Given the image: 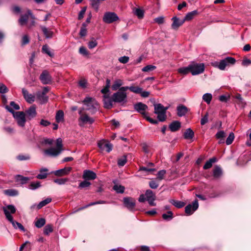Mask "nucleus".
<instances>
[{"label":"nucleus","mask_w":251,"mask_h":251,"mask_svg":"<svg viewBox=\"0 0 251 251\" xmlns=\"http://www.w3.org/2000/svg\"><path fill=\"white\" fill-rule=\"evenodd\" d=\"M82 102L86 107L85 110L90 111L92 114L96 113L99 109L98 102L93 98L87 97L84 99Z\"/></svg>","instance_id":"1"},{"label":"nucleus","mask_w":251,"mask_h":251,"mask_svg":"<svg viewBox=\"0 0 251 251\" xmlns=\"http://www.w3.org/2000/svg\"><path fill=\"white\" fill-rule=\"evenodd\" d=\"M62 141L60 138L56 140V147L50 148L44 151V153L50 156H56L59 155L62 151Z\"/></svg>","instance_id":"2"},{"label":"nucleus","mask_w":251,"mask_h":251,"mask_svg":"<svg viewBox=\"0 0 251 251\" xmlns=\"http://www.w3.org/2000/svg\"><path fill=\"white\" fill-rule=\"evenodd\" d=\"M122 88L123 87H121L118 91L114 93L112 96L114 102L124 104L127 101L126 90L122 89Z\"/></svg>","instance_id":"3"},{"label":"nucleus","mask_w":251,"mask_h":251,"mask_svg":"<svg viewBox=\"0 0 251 251\" xmlns=\"http://www.w3.org/2000/svg\"><path fill=\"white\" fill-rule=\"evenodd\" d=\"M5 108L10 112L13 114V117L16 120L19 126H24L25 123V114L24 112H14L10 106L6 105Z\"/></svg>","instance_id":"4"},{"label":"nucleus","mask_w":251,"mask_h":251,"mask_svg":"<svg viewBox=\"0 0 251 251\" xmlns=\"http://www.w3.org/2000/svg\"><path fill=\"white\" fill-rule=\"evenodd\" d=\"M154 113L157 115V118L160 122L165 121L166 119V112L168 107H164L161 103L154 104Z\"/></svg>","instance_id":"5"},{"label":"nucleus","mask_w":251,"mask_h":251,"mask_svg":"<svg viewBox=\"0 0 251 251\" xmlns=\"http://www.w3.org/2000/svg\"><path fill=\"white\" fill-rule=\"evenodd\" d=\"M236 60L232 57H227L219 62L214 63V66L221 70H224L226 66L235 64Z\"/></svg>","instance_id":"6"},{"label":"nucleus","mask_w":251,"mask_h":251,"mask_svg":"<svg viewBox=\"0 0 251 251\" xmlns=\"http://www.w3.org/2000/svg\"><path fill=\"white\" fill-rule=\"evenodd\" d=\"M84 108L80 109L78 114L80 117L78 118L79 125L81 126H83L85 124H92L94 122V119L89 117L87 114L83 113L82 111Z\"/></svg>","instance_id":"7"},{"label":"nucleus","mask_w":251,"mask_h":251,"mask_svg":"<svg viewBox=\"0 0 251 251\" xmlns=\"http://www.w3.org/2000/svg\"><path fill=\"white\" fill-rule=\"evenodd\" d=\"M191 73L195 75L203 73L204 70V66L203 63L198 64L193 63L190 64Z\"/></svg>","instance_id":"8"},{"label":"nucleus","mask_w":251,"mask_h":251,"mask_svg":"<svg viewBox=\"0 0 251 251\" xmlns=\"http://www.w3.org/2000/svg\"><path fill=\"white\" fill-rule=\"evenodd\" d=\"M119 20L117 15L114 12H106L103 17V21L107 24H111Z\"/></svg>","instance_id":"9"},{"label":"nucleus","mask_w":251,"mask_h":251,"mask_svg":"<svg viewBox=\"0 0 251 251\" xmlns=\"http://www.w3.org/2000/svg\"><path fill=\"white\" fill-rule=\"evenodd\" d=\"M134 108L136 111L142 114L144 117L146 116L147 113L146 112V111L148 108L146 104L139 102L134 105Z\"/></svg>","instance_id":"10"},{"label":"nucleus","mask_w":251,"mask_h":251,"mask_svg":"<svg viewBox=\"0 0 251 251\" xmlns=\"http://www.w3.org/2000/svg\"><path fill=\"white\" fill-rule=\"evenodd\" d=\"M98 147L101 151L105 150L109 152L112 149V145L106 140H101L98 143Z\"/></svg>","instance_id":"11"},{"label":"nucleus","mask_w":251,"mask_h":251,"mask_svg":"<svg viewBox=\"0 0 251 251\" xmlns=\"http://www.w3.org/2000/svg\"><path fill=\"white\" fill-rule=\"evenodd\" d=\"M199 207V203L198 200L194 201L192 204H189L187 205L185 208V213L187 215H191L195 211H196Z\"/></svg>","instance_id":"12"},{"label":"nucleus","mask_w":251,"mask_h":251,"mask_svg":"<svg viewBox=\"0 0 251 251\" xmlns=\"http://www.w3.org/2000/svg\"><path fill=\"white\" fill-rule=\"evenodd\" d=\"M125 206L129 210H132L135 206V200L131 197H126L123 200Z\"/></svg>","instance_id":"13"},{"label":"nucleus","mask_w":251,"mask_h":251,"mask_svg":"<svg viewBox=\"0 0 251 251\" xmlns=\"http://www.w3.org/2000/svg\"><path fill=\"white\" fill-rule=\"evenodd\" d=\"M49 91L48 87H44L42 92H38L36 94L37 98L43 102H46L48 101V98L46 96L47 93Z\"/></svg>","instance_id":"14"},{"label":"nucleus","mask_w":251,"mask_h":251,"mask_svg":"<svg viewBox=\"0 0 251 251\" xmlns=\"http://www.w3.org/2000/svg\"><path fill=\"white\" fill-rule=\"evenodd\" d=\"M3 210L6 218L8 221V216H9L11 217H13L11 214L15 213L16 212V209L14 205L9 204L6 207H3Z\"/></svg>","instance_id":"15"},{"label":"nucleus","mask_w":251,"mask_h":251,"mask_svg":"<svg viewBox=\"0 0 251 251\" xmlns=\"http://www.w3.org/2000/svg\"><path fill=\"white\" fill-rule=\"evenodd\" d=\"M42 83L44 84H49L51 81V77L47 71H44L40 76Z\"/></svg>","instance_id":"16"},{"label":"nucleus","mask_w":251,"mask_h":251,"mask_svg":"<svg viewBox=\"0 0 251 251\" xmlns=\"http://www.w3.org/2000/svg\"><path fill=\"white\" fill-rule=\"evenodd\" d=\"M72 170V167H65L63 169L55 171L54 172V174L57 176H62L68 175Z\"/></svg>","instance_id":"17"},{"label":"nucleus","mask_w":251,"mask_h":251,"mask_svg":"<svg viewBox=\"0 0 251 251\" xmlns=\"http://www.w3.org/2000/svg\"><path fill=\"white\" fill-rule=\"evenodd\" d=\"M82 177L86 180H94L97 177V176L96 173L90 170H85L83 172Z\"/></svg>","instance_id":"18"},{"label":"nucleus","mask_w":251,"mask_h":251,"mask_svg":"<svg viewBox=\"0 0 251 251\" xmlns=\"http://www.w3.org/2000/svg\"><path fill=\"white\" fill-rule=\"evenodd\" d=\"M22 93L24 98L28 103H32L35 100V97L31 94H29L27 90L25 88L22 89Z\"/></svg>","instance_id":"19"},{"label":"nucleus","mask_w":251,"mask_h":251,"mask_svg":"<svg viewBox=\"0 0 251 251\" xmlns=\"http://www.w3.org/2000/svg\"><path fill=\"white\" fill-rule=\"evenodd\" d=\"M103 103L104 107L107 109H110L112 108L113 102L112 100V97L110 99L109 97V95H103Z\"/></svg>","instance_id":"20"},{"label":"nucleus","mask_w":251,"mask_h":251,"mask_svg":"<svg viewBox=\"0 0 251 251\" xmlns=\"http://www.w3.org/2000/svg\"><path fill=\"white\" fill-rule=\"evenodd\" d=\"M8 221L12 224L13 226L17 229L19 228L20 230L25 232V229L24 226L20 223L17 222L13 220V217H11L10 216H8Z\"/></svg>","instance_id":"21"},{"label":"nucleus","mask_w":251,"mask_h":251,"mask_svg":"<svg viewBox=\"0 0 251 251\" xmlns=\"http://www.w3.org/2000/svg\"><path fill=\"white\" fill-rule=\"evenodd\" d=\"M173 21L172 24V27L173 29H177L178 27L181 26L184 22V20H180L176 17H174L172 19Z\"/></svg>","instance_id":"22"},{"label":"nucleus","mask_w":251,"mask_h":251,"mask_svg":"<svg viewBox=\"0 0 251 251\" xmlns=\"http://www.w3.org/2000/svg\"><path fill=\"white\" fill-rule=\"evenodd\" d=\"M122 89H125V90H129L131 92H133L135 94H140L142 92V91L143 90V89L141 87H139L138 86H125L123 87Z\"/></svg>","instance_id":"23"},{"label":"nucleus","mask_w":251,"mask_h":251,"mask_svg":"<svg viewBox=\"0 0 251 251\" xmlns=\"http://www.w3.org/2000/svg\"><path fill=\"white\" fill-rule=\"evenodd\" d=\"M181 126V124L177 121L173 122L169 125V128L172 132H175L178 130Z\"/></svg>","instance_id":"24"},{"label":"nucleus","mask_w":251,"mask_h":251,"mask_svg":"<svg viewBox=\"0 0 251 251\" xmlns=\"http://www.w3.org/2000/svg\"><path fill=\"white\" fill-rule=\"evenodd\" d=\"M26 113L29 119L33 118L36 115L35 107L33 106H31L28 110L26 111Z\"/></svg>","instance_id":"25"},{"label":"nucleus","mask_w":251,"mask_h":251,"mask_svg":"<svg viewBox=\"0 0 251 251\" xmlns=\"http://www.w3.org/2000/svg\"><path fill=\"white\" fill-rule=\"evenodd\" d=\"M41 28L47 38H51L53 36V32L44 26H41Z\"/></svg>","instance_id":"26"},{"label":"nucleus","mask_w":251,"mask_h":251,"mask_svg":"<svg viewBox=\"0 0 251 251\" xmlns=\"http://www.w3.org/2000/svg\"><path fill=\"white\" fill-rule=\"evenodd\" d=\"M124 84L123 80L120 79H116L113 84L112 85V89L114 91H116L118 90L119 88L120 89L121 86L123 85Z\"/></svg>","instance_id":"27"},{"label":"nucleus","mask_w":251,"mask_h":251,"mask_svg":"<svg viewBox=\"0 0 251 251\" xmlns=\"http://www.w3.org/2000/svg\"><path fill=\"white\" fill-rule=\"evenodd\" d=\"M177 115L179 117L184 116L187 112V108L186 106L181 105L177 107Z\"/></svg>","instance_id":"28"},{"label":"nucleus","mask_w":251,"mask_h":251,"mask_svg":"<svg viewBox=\"0 0 251 251\" xmlns=\"http://www.w3.org/2000/svg\"><path fill=\"white\" fill-rule=\"evenodd\" d=\"M177 72L178 73L182 75H186L188 74L189 73H191L190 65H189L187 67H184L179 68L177 70Z\"/></svg>","instance_id":"29"},{"label":"nucleus","mask_w":251,"mask_h":251,"mask_svg":"<svg viewBox=\"0 0 251 251\" xmlns=\"http://www.w3.org/2000/svg\"><path fill=\"white\" fill-rule=\"evenodd\" d=\"M217 139H220L219 143L220 144L224 143L225 142L224 138L226 137V133L224 131L221 130L218 131L216 135Z\"/></svg>","instance_id":"30"},{"label":"nucleus","mask_w":251,"mask_h":251,"mask_svg":"<svg viewBox=\"0 0 251 251\" xmlns=\"http://www.w3.org/2000/svg\"><path fill=\"white\" fill-rule=\"evenodd\" d=\"M213 173L214 177L218 178L222 175V169L220 167L216 166L213 170Z\"/></svg>","instance_id":"31"},{"label":"nucleus","mask_w":251,"mask_h":251,"mask_svg":"<svg viewBox=\"0 0 251 251\" xmlns=\"http://www.w3.org/2000/svg\"><path fill=\"white\" fill-rule=\"evenodd\" d=\"M48 171V170L47 168H42L40 170V173L38 174L36 177L38 179H45L47 177L48 174L46 173Z\"/></svg>","instance_id":"32"},{"label":"nucleus","mask_w":251,"mask_h":251,"mask_svg":"<svg viewBox=\"0 0 251 251\" xmlns=\"http://www.w3.org/2000/svg\"><path fill=\"white\" fill-rule=\"evenodd\" d=\"M170 202L173 205L178 208H182L185 205V202L181 201H176L175 200H170Z\"/></svg>","instance_id":"33"},{"label":"nucleus","mask_w":251,"mask_h":251,"mask_svg":"<svg viewBox=\"0 0 251 251\" xmlns=\"http://www.w3.org/2000/svg\"><path fill=\"white\" fill-rule=\"evenodd\" d=\"M55 120L59 123L64 120V112L62 110H58L55 115Z\"/></svg>","instance_id":"34"},{"label":"nucleus","mask_w":251,"mask_h":251,"mask_svg":"<svg viewBox=\"0 0 251 251\" xmlns=\"http://www.w3.org/2000/svg\"><path fill=\"white\" fill-rule=\"evenodd\" d=\"M216 161V158L213 157L210 158L209 160L206 162L203 166V168L205 170L208 169L212 166V164Z\"/></svg>","instance_id":"35"},{"label":"nucleus","mask_w":251,"mask_h":251,"mask_svg":"<svg viewBox=\"0 0 251 251\" xmlns=\"http://www.w3.org/2000/svg\"><path fill=\"white\" fill-rule=\"evenodd\" d=\"M198 14V11L197 10H194L192 12L188 13L185 16L184 19H183L184 20V22L185 21H190L192 20L195 15H196Z\"/></svg>","instance_id":"36"},{"label":"nucleus","mask_w":251,"mask_h":251,"mask_svg":"<svg viewBox=\"0 0 251 251\" xmlns=\"http://www.w3.org/2000/svg\"><path fill=\"white\" fill-rule=\"evenodd\" d=\"M133 13L139 19L143 18L144 15V10L140 8H134L133 9Z\"/></svg>","instance_id":"37"},{"label":"nucleus","mask_w":251,"mask_h":251,"mask_svg":"<svg viewBox=\"0 0 251 251\" xmlns=\"http://www.w3.org/2000/svg\"><path fill=\"white\" fill-rule=\"evenodd\" d=\"M194 136V132L190 128L187 129L184 134V138L187 139H192Z\"/></svg>","instance_id":"38"},{"label":"nucleus","mask_w":251,"mask_h":251,"mask_svg":"<svg viewBox=\"0 0 251 251\" xmlns=\"http://www.w3.org/2000/svg\"><path fill=\"white\" fill-rule=\"evenodd\" d=\"M28 19V15L25 14L21 16L19 20V23L21 25H25Z\"/></svg>","instance_id":"39"},{"label":"nucleus","mask_w":251,"mask_h":251,"mask_svg":"<svg viewBox=\"0 0 251 251\" xmlns=\"http://www.w3.org/2000/svg\"><path fill=\"white\" fill-rule=\"evenodd\" d=\"M234 98L238 100V102H237L238 104L242 107H244L246 105V102L242 98L241 95L240 94H236Z\"/></svg>","instance_id":"40"},{"label":"nucleus","mask_w":251,"mask_h":251,"mask_svg":"<svg viewBox=\"0 0 251 251\" xmlns=\"http://www.w3.org/2000/svg\"><path fill=\"white\" fill-rule=\"evenodd\" d=\"M46 224V220L44 218H40L38 219L35 222V226L37 228H41L43 226Z\"/></svg>","instance_id":"41"},{"label":"nucleus","mask_w":251,"mask_h":251,"mask_svg":"<svg viewBox=\"0 0 251 251\" xmlns=\"http://www.w3.org/2000/svg\"><path fill=\"white\" fill-rule=\"evenodd\" d=\"M162 218L164 220L168 221H170L173 218V213L172 211H169L167 213H164L162 215Z\"/></svg>","instance_id":"42"},{"label":"nucleus","mask_w":251,"mask_h":251,"mask_svg":"<svg viewBox=\"0 0 251 251\" xmlns=\"http://www.w3.org/2000/svg\"><path fill=\"white\" fill-rule=\"evenodd\" d=\"M106 203H107V202L104 201H97L96 202H91L89 204L85 205V206L79 208L78 209V210H82V209H83L85 208H87L89 206L94 205L98 204H105Z\"/></svg>","instance_id":"43"},{"label":"nucleus","mask_w":251,"mask_h":251,"mask_svg":"<svg viewBox=\"0 0 251 251\" xmlns=\"http://www.w3.org/2000/svg\"><path fill=\"white\" fill-rule=\"evenodd\" d=\"M4 193L9 196H15L18 195V192L14 189H7L4 191Z\"/></svg>","instance_id":"44"},{"label":"nucleus","mask_w":251,"mask_h":251,"mask_svg":"<svg viewBox=\"0 0 251 251\" xmlns=\"http://www.w3.org/2000/svg\"><path fill=\"white\" fill-rule=\"evenodd\" d=\"M51 201V199L48 198L44 201H41L37 205V208L38 209H41L43 206H45L47 204L49 203Z\"/></svg>","instance_id":"45"},{"label":"nucleus","mask_w":251,"mask_h":251,"mask_svg":"<svg viewBox=\"0 0 251 251\" xmlns=\"http://www.w3.org/2000/svg\"><path fill=\"white\" fill-rule=\"evenodd\" d=\"M212 99V96L210 93H206L202 96V100L207 104H209Z\"/></svg>","instance_id":"46"},{"label":"nucleus","mask_w":251,"mask_h":251,"mask_svg":"<svg viewBox=\"0 0 251 251\" xmlns=\"http://www.w3.org/2000/svg\"><path fill=\"white\" fill-rule=\"evenodd\" d=\"M41 187L40 182L39 181L32 182L28 186V188L31 190H35Z\"/></svg>","instance_id":"47"},{"label":"nucleus","mask_w":251,"mask_h":251,"mask_svg":"<svg viewBox=\"0 0 251 251\" xmlns=\"http://www.w3.org/2000/svg\"><path fill=\"white\" fill-rule=\"evenodd\" d=\"M147 201L148 200L155 198V196L151 190H147L145 193Z\"/></svg>","instance_id":"48"},{"label":"nucleus","mask_w":251,"mask_h":251,"mask_svg":"<svg viewBox=\"0 0 251 251\" xmlns=\"http://www.w3.org/2000/svg\"><path fill=\"white\" fill-rule=\"evenodd\" d=\"M156 68L155 66L149 65L143 68L142 71L144 72H149L153 71Z\"/></svg>","instance_id":"49"},{"label":"nucleus","mask_w":251,"mask_h":251,"mask_svg":"<svg viewBox=\"0 0 251 251\" xmlns=\"http://www.w3.org/2000/svg\"><path fill=\"white\" fill-rule=\"evenodd\" d=\"M113 189L118 193H123L125 190V187L121 185H115L113 186Z\"/></svg>","instance_id":"50"},{"label":"nucleus","mask_w":251,"mask_h":251,"mask_svg":"<svg viewBox=\"0 0 251 251\" xmlns=\"http://www.w3.org/2000/svg\"><path fill=\"white\" fill-rule=\"evenodd\" d=\"M100 0H91V5L96 11H98Z\"/></svg>","instance_id":"51"},{"label":"nucleus","mask_w":251,"mask_h":251,"mask_svg":"<svg viewBox=\"0 0 251 251\" xmlns=\"http://www.w3.org/2000/svg\"><path fill=\"white\" fill-rule=\"evenodd\" d=\"M42 50L43 52L47 54L50 56L52 57L53 56V53L51 52V51L50 50L49 47L47 45H43Z\"/></svg>","instance_id":"52"},{"label":"nucleus","mask_w":251,"mask_h":251,"mask_svg":"<svg viewBox=\"0 0 251 251\" xmlns=\"http://www.w3.org/2000/svg\"><path fill=\"white\" fill-rule=\"evenodd\" d=\"M98 45V42L94 38H92V40L88 43V48L90 49H92L95 48Z\"/></svg>","instance_id":"53"},{"label":"nucleus","mask_w":251,"mask_h":251,"mask_svg":"<svg viewBox=\"0 0 251 251\" xmlns=\"http://www.w3.org/2000/svg\"><path fill=\"white\" fill-rule=\"evenodd\" d=\"M127 162L126 157V156H123L121 158L118 159V165L119 166H123Z\"/></svg>","instance_id":"54"},{"label":"nucleus","mask_w":251,"mask_h":251,"mask_svg":"<svg viewBox=\"0 0 251 251\" xmlns=\"http://www.w3.org/2000/svg\"><path fill=\"white\" fill-rule=\"evenodd\" d=\"M234 139V134L233 132H231L226 140V144L227 145H230L233 141Z\"/></svg>","instance_id":"55"},{"label":"nucleus","mask_w":251,"mask_h":251,"mask_svg":"<svg viewBox=\"0 0 251 251\" xmlns=\"http://www.w3.org/2000/svg\"><path fill=\"white\" fill-rule=\"evenodd\" d=\"M52 227L50 225L46 226L44 229V233L46 235H48L50 233L52 232Z\"/></svg>","instance_id":"56"},{"label":"nucleus","mask_w":251,"mask_h":251,"mask_svg":"<svg viewBox=\"0 0 251 251\" xmlns=\"http://www.w3.org/2000/svg\"><path fill=\"white\" fill-rule=\"evenodd\" d=\"M16 178L18 180L20 181L23 184L25 183L29 180L28 177H25L21 175H17Z\"/></svg>","instance_id":"57"},{"label":"nucleus","mask_w":251,"mask_h":251,"mask_svg":"<svg viewBox=\"0 0 251 251\" xmlns=\"http://www.w3.org/2000/svg\"><path fill=\"white\" fill-rule=\"evenodd\" d=\"M68 181V179L65 178H58L54 180V182L59 185H62L65 184L66 182Z\"/></svg>","instance_id":"58"},{"label":"nucleus","mask_w":251,"mask_h":251,"mask_svg":"<svg viewBox=\"0 0 251 251\" xmlns=\"http://www.w3.org/2000/svg\"><path fill=\"white\" fill-rule=\"evenodd\" d=\"M149 186L151 189H156L158 186L159 184L156 180H151L149 182Z\"/></svg>","instance_id":"59"},{"label":"nucleus","mask_w":251,"mask_h":251,"mask_svg":"<svg viewBox=\"0 0 251 251\" xmlns=\"http://www.w3.org/2000/svg\"><path fill=\"white\" fill-rule=\"evenodd\" d=\"M8 91L7 87L3 83H0V93L4 94Z\"/></svg>","instance_id":"60"},{"label":"nucleus","mask_w":251,"mask_h":251,"mask_svg":"<svg viewBox=\"0 0 251 251\" xmlns=\"http://www.w3.org/2000/svg\"><path fill=\"white\" fill-rule=\"evenodd\" d=\"M29 42V38L28 36L26 35H25L23 36L22 39V45L24 46L28 44Z\"/></svg>","instance_id":"61"},{"label":"nucleus","mask_w":251,"mask_h":251,"mask_svg":"<svg viewBox=\"0 0 251 251\" xmlns=\"http://www.w3.org/2000/svg\"><path fill=\"white\" fill-rule=\"evenodd\" d=\"M166 172L164 170L159 171L157 173V178L159 180H162L164 178V175L166 174Z\"/></svg>","instance_id":"62"},{"label":"nucleus","mask_w":251,"mask_h":251,"mask_svg":"<svg viewBox=\"0 0 251 251\" xmlns=\"http://www.w3.org/2000/svg\"><path fill=\"white\" fill-rule=\"evenodd\" d=\"M91 183L90 182L85 180L80 183L79 187L81 188L87 187H89Z\"/></svg>","instance_id":"63"},{"label":"nucleus","mask_w":251,"mask_h":251,"mask_svg":"<svg viewBox=\"0 0 251 251\" xmlns=\"http://www.w3.org/2000/svg\"><path fill=\"white\" fill-rule=\"evenodd\" d=\"M17 158L19 160L22 161L29 159L30 156L28 155H25L23 154H20L18 155Z\"/></svg>","instance_id":"64"}]
</instances>
